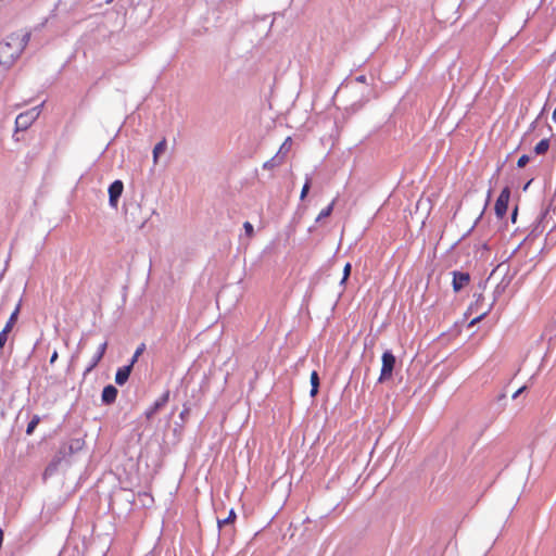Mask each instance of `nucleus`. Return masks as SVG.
Returning <instances> with one entry per match:
<instances>
[{
    "label": "nucleus",
    "instance_id": "39448f33",
    "mask_svg": "<svg viewBox=\"0 0 556 556\" xmlns=\"http://www.w3.org/2000/svg\"><path fill=\"white\" fill-rule=\"evenodd\" d=\"M509 199H510V189H509V187H505L501 191V193L495 202V206H494L495 214L498 218H503L506 215L507 210H508Z\"/></svg>",
    "mask_w": 556,
    "mask_h": 556
},
{
    "label": "nucleus",
    "instance_id": "f3484780",
    "mask_svg": "<svg viewBox=\"0 0 556 556\" xmlns=\"http://www.w3.org/2000/svg\"><path fill=\"white\" fill-rule=\"evenodd\" d=\"M282 163H283V156H281V155H279V153H277L274 157H271L270 160L265 162L263 167L265 169H271L276 166L281 165Z\"/></svg>",
    "mask_w": 556,
    "mask_h": 556
},
{
    "label": "nucleus",
    "instance_id": "dca6fc26",
    "mask_svg": "<svg viewBox=\"0 0 556 556\" xmlns=\"http://www.w3.org/2000/svg\"><path fill=\"white\" fill-rule=\"evenodd\" d=\"M549 139L544 138L534 147V152L539 155L545 154L549 149Z\"/></svg>",
    "mask_w": 556,
    "mask_h": 556
},
{
    "label": "nucleus",
    "instance_id": "f03ea898",
    "mask_svg": "<svg viewBox=\"0 0 556 556\" xmlns=\"http://www.w3.org/2000/svg\"><path fill=\"white\" fill-rule=\"evenodd\" d=\"M85 446V440L83 438H72L60 444L58 451L53 455V458L68 466L71 464L70 458L81 451Z\"/></svg>",
    "mask_w": 556,
    "mask_h": 556
},
{
    "label": "nucleus",
    "instance_id": "1a4fd4ad",
    "mask_svg": "<svg viewBox=\"0 0 556 556\" xmlns=\"http://www.w3.org/2000/svg\"><path fill=\"white\" fill-rule=\"evenodd\" d=\"M106 348H108V341H104L103 343H101L99 345L97 353L93 355L89 365L84 370V377H86L101 362L102 357L105 354Z\"/></svg>",
    "mask_w": 556,
    "mask_h": 556
},
{
    "label": "nucleus",
    "instance_id": "c85d7f7f",
    "mask_svg": "<svg viewBox=\"0 0 556 556\" xmlns=\"http://www.w3.org/2000/svg\"><path fill=\"white\" fill-rule=\"evenodd\" d=\"M58 357H59L58 351H56V350H54V351L52 352L51 356H50L49 363H50L51 365H52V364H54V363L56 362Z\"/></svg>",
    "mask_w": 556,
    "mask_h": 556
},
{
    "label": "nucleus",
    "instance_id": "0eeeda50",
    "mask_svg": "<svg viewBox=\"0 0 556 556\" xmlns=\"http://www.w3.org/2000/svg\"><path fill=\"white\" fill-rule=\"evenodd\" d=\"M452 287L454 292H459L469 281L470 275L467 271L454 270L452 273Z\"/></svg>",
    "mask_w": 556,
    "mask_h": 556
},
{
    "label": "nucleus",
    "instance_id": "4be33fe9",
    "mask_svg": "<svg viewBox=\"0 0 556 556\" xmlns=\"http://www.w3.org/2000/svg\"><path fill=\"white\" fill-rule=\"evenodd\" d=\"M334 203H336V200H332V202L327 207L323 208L320 211V213L318 214L316 220H320L325 217H328L332 213Z\"/></svg>",
    "mask_w": 556,
    "mask_h": 556
},
{
    "label": "nucleus",
    "instance_id": "6e6552de",
    "mask_svg": "<svg viewBox=\"0 0 556 556\" xmlns=\"http://www.w3.org/2000/svg\"><path fill=\"white\" fill-rule=\"evenodd\" d=\"M124 185L121 180L113 181L109 187V202L113 207L117 206L118 198L122 195Z\"/></svg>",
    "mask_w": 556,
    "mask_h": 556
},
{
    "label": "nucleus",
    "instance_id": "ddd939ff",
    "mask_svg": "<svg viewBox=\"0 0 556 556\" xmlns=\"http://www.w3.org/2000/svg\"><path fill=\"white\" fill-rule=\"evenodd\" d=\"M309 382H311L309 395L312 397H315L319 391V386H320L319 375L316 370H313L311 372Z\"/></svg>",
    "mask_w": 556,
    "mask_h": 556
},
{
    "label": "nucleus",
    "instance_id": "2eb2a0df",
    "mask_svg": "<svg viewBox=\"0 0 556 556\" xmlns=\"http://www.w3.org/2000/svg\"><path fill=\"white\" fill-rule=\"evenodd\" d=\"M166 139L163 138L160 142H157L153 149V163L156 164L159 161V156L166 150Z\"/></svg>",
    "mask_w": 556,
    "mask_h": 556
},
{
    "label": "nucleus",
    "instance_id": "aec40b11",
    "mask_svg": "<svg viewBox=\"0 0 556 556\" xmlns=\"http://www.w3.org/2000/svg\"><path fill=\"white\" fill-rule=\"evenodd\" d=\"M236 517H237L236 511H235V509H233V508H231V509L229 510L228 516H227L226 518H224V519H218V520H217V527H218V529H220L222 527H224V526H226V525H229V523L235 522Z\"/></svg>",
    "mask_w": 556,
    "mask_h": 556
},
{
    "label": "nucleus",
    "instance_id": "5701e85b",
    "mask_svg": "<svg viewBox=\"0 0 556 556\" xmlns=\"http://www.w3.org/2000/svg\"><path fill=\"white\" fill-rule=\"evenodd\" d=\"M10 333V330L3 328L1 331H0V350L2 351L5 346V343L8 341V336Z\"/></svg>",
    "mask_w": 556,
    "mask_h": 556
},
{
    "label": "nucleus",
    "instance_id": "20e7f679",
    "mask_svg": "<svg viewBox=\"0 0 556 556\" xmlns=\"http://www.w3.org/2000/svg\"><path fill=\"white\" fill-rule=\"evenodd\" d=\"M40 110L39 108H34L27 112L21 113L17 115L15 119V126L17 130H25L27 129L33 122L39 116Z\"/></svg>",
    "mask_w": 556,
    "mask_h": 556
},
{
    "label": "nucleus",
    "instance_id": "473e14b6",
    "mask_svg": "<svg viewBox=\"0 0 556 556\" xmlns=\"http://www.w3.org/2000/svg\"><path fill=\"white\" fill-rule=\"evenodd\" d=\"M486 313H482L480 316H478L477 318H475L471 324L476 323L477 320H480L481 318H483L485 316Z\"/></svg>",
    "mask_w": 556,
    "mask_h": 556
},
{
    "label": "nucleus",
    "instance_id": "2f4dec72",
    "mask_svg": "<svg viewBox=\"0 0 556 556\" xmlns=\"http://www.w3.org/2000/svg\"><path fill=\"white\" fill-rule=\"evenodd\" d=\"M290 142H291V138H290V137H288V138L286 139V141L282 143V146L280 147V149H279V152H278V153L280 154V153L282 152V150H283V149H287V144H288V143H290Z\"/></svg>",
    "mask_w": 556,
    "mask_h": 556
},
{
    "label": "nucleus",
    "instance_id": "9b49d317",
    "mask_svg": "<svg viewBox=\"0 0 556 556\" xmlns=\"http://www.w3.org/2000/svg\"><path fill=\"white\" fill-rule=\"evenodd\" d=\"M131 371V365L126 364L122 367H118L115 372V383L117 386H124L128 381Z\"/></svg>",
    "mask_w": 556,
    "mask_h": 556
},
{
    "label": "nucleus",
    "instance_id": "9d476101",
    "mask_svg": "<svg viewBox=\"0 0 556 556\" xmlns=\"http://www.w3.org/2000/svg\"><path fill=\"white\" fill-rule=\"evenodd\" d=\"M118 390L113 384H108L103 388L101 393V402L103 405H112L115 403Z\"/></svg>",
    "mask_w": 556,
    "mask_h": 556
},
{
    "label": "nucleus",
    "instance_id": "cd10ccee",
    "mask_svg": "<svg viewBox=\"0 0 556 556\" xmlns=\"http://www.w3.org/2000/svg\"><path fill=\"white\" fill-rule=\"evenodd\" d=\"M188 415H189V408L185 406L184 409L179 414V418L182 421H185Z\"/></svg>",
    "mask_w": 556,
    "mask_h": 556
},
{
    "label": "nucleus",
    "instance_id": "7c9ffc66",
    "mask_svg": "<svg viewBox=\"0 0 556 556\" xmlns=\"http://www.w3.org/2000/svg\"><path fill=\"white\" fill-rule=\"evenodd\" d=\"M526 390V386L520 387L514 394L513 399H517L523 391Z\"/></svg>",
    "mask_w": 556,
    "mask_h": 556
},
{
    "label": "nucleus",
    "instance_id": "a211bd4d",
    "mask_svg": "<svg viewBox=\"0 0 556 556\" xmlns=\"http://www.w3.org/2000/svg\"><path fill=\"white\" fill-rule=\"evenodd\" d=\"M40 421H41V417L39 415H33L31 419L27 424L26 431H25L26 434L31 435Z\"/></svg>",
    "mask_w": 556,
    "mask_h": 556
},
{
    "label": "nucleus",
    "instance_id": "c756f323",
    "mask_svg": "<svg viewBox=\"0 0 556 556\" xmlns=\"http://www.w3.org/2000/svg\"><path fill=\"white\" fill-rule=\"evenodd\" d=\"M523 247H525V245H521V244L516 245V248L510 252V254H509V256H508L507 258H509V257H511V256L516 255L518 252H520V251H521V249H522Z\"/></svg>",
    "mask_w": 556,
    "mask_h": 556
},
{
    "label": "nucleus",
    "instance_id": "f257e3e1",
    "mask_svg": "<svg viewBox=\"0 0 556 556\" xmlns=\"http://www.w3.org/2000/svg\"><path fill=\"white\" fill-rule=\"evenodd\" d=\"M30 40V31L21 29L0 42V64L11 67L21 56Z\"/></svg>",
    "mask_w": 556,
    "mask_h": 556
},
{
    "label": "nucleus",
    "instance_id": "393cba45",
    "mask_svg": "<svg viewBox=\"0 0 556 556\" xmlns=\"http://www.w3.org/2000/svg\"><path fill=\"white\" fill-rule=\"evenodd\" d=\"M309 188H311V178L307 177L305 180V184L302 188V191H301V195H300L301 200H303L307 195Z\"/></svg>",
    "mask_w": 556,
    "mask_h": 556
},
{
    "label": "nucleus",
    "instance_id": "a878e982",
    "mask_svg": "<svg viewBox=\"0 0 556 556\" xmlns=\"http://www.w3.org/2000/svg\"><path fill=\"white\" fill-rule=\"evenodd\" d=\"M529 160L530 157L527 154L521 155L517 161V166L520 168L525 167L528 164Z\"/></svg>",
    "mask_w": 556,
    "mask_h": 556
},
{
    "label": "nucleus",
    "instance_id": "423d86ee",
    "mask_svg": "<svg viewBox=\"0 0 556 556\" xmlns=\"http://www.w3.org/2000/svg\"><path fill=\"white\" fill-rule=\"evenodd\" d=\"M170 391L165 390L160 397H157L146 410L144 416L151 419L161 408H163L169 401Z\"/></svg>",
    "mask_w": 556,
    "mask_h": 556
},
{
    "label": "nucleus",
    "instance_id": "f704fd0d",
    "mask_svg": "<svg viewBox=\"0 0 556 556\" xmlns=\"http://www.w3.org/2000/svg\"><path fill=\"white\" fill-rule=\"evenodd\" d=\"M545 247H546V245H543V247L541 248V250L539 251V253H542V252L545 250Z\"/></svg>",
    "mask_w": 556,
    "mask_h": 556
},
{
    "label": "nucleus",
    "instance_id": "4468645a",
    "mask_svg": "<svg viewBox=\"0 0 556 556\" xmlns=\"http://www.w3.org/2000/svg\"><path fill=\"white\" fill-rule=\"evenodd\" d=\"M510 283V278L504 277L495 287L493 291L494 301H496L507 289Z\"/></svg>",
    "mask_w": 556,
    "mask_h": 556
},
{
    "label": "nucleus",
    "instance_id": "b1692460",
    "mask_svg": "<svg viewBox=\"0 0 556 556\" xmlns=\"http://www.w3.org/2000/svg\"><path fill=\"white\" fill-rule=\"evenodd\" d=\"M351 264L350 263H346L344 268H343V276H342V279L340 281V285H344L346 282V280L349 279L350 277V274H351Z\"/></svg>",
    "mask_w": 556,
    "mask_h": 556
},
{
    "label": "nucleus",
    "instance_id": "72a5a7b5",
    "mask_svg": "<svg viewBox=\"0 0 556 556\" xmlns=\"http://www.w3.org/2000/svg\"><path fill=\"white\" fill-rule=\"evenodd\" d=\"M552 117H553V121L556 123V106H555V110L553 112V116Z\"/></svg>",
    "mask_w": 556,
    "mask_h": 556
},
{
    "label": "nucleus",
    "instance_id": "bb28decb",
    "mask_svg": "<svg viewBox=\"0 0 556 556\" xmlns=\"http://www.w3.org/2000/svg\"><path fill=\"white\" fill-rule=\"evenodd\" d=\"M243 227H244V231H245L248 238H251L253 235V231H254L253 225L249 222H245Z\"/></svg>",
    "mask_w": 556,
    "mask_h": 556
},
{
    "label": "nucleus",
    "instance_id": "c9c22d12",
    "mask_svg": "<svg viewBox=\"0 0 556 556\" xmlns=\"http://www.w3.org/2000/svg\"><path fill=\"white\" fill-rule=\"evenodd\" d=\"M482 247H483L485 250H489V248H490V245H488V244H484V245H482Z\"/></svg>",
    "mask_w": 556,
    "mask_h": 556
},
{
    "label": "nucleus",
    "instance_id": "6ab92c4d",
    "mask_svg": "<svg viewBox=\"0 0 556 556\" xmlns=\"http://www.w3.org/2000/svg\"><path fill=\"white\" fill-rule=\"evenodd\" d=\"M18 313H20V304H17V306L11 313L9 319L7 320L5 326H4L5 329H8L10 331L12 330V328L14 327V325H15V323L17 320Z\"/></svg>",
    "mask_w": 556,
    "mask_h": 556
},
{
    "label": "nucleus",
    "instance_id": "7ed1b4c3",
    "mask_svg": "<svg viewBox=\"0 0 556 556\" xmlns=\"http://www.w3.org/2000/svg\"><path fill=\"white\" fill-rule=\"evenodd\" d=\"M381 370L378 378L379 383H383L392 378L396 364V358L391 350H386L381 356Z\"/></svg>",
    "mask_w": 556,
    "mask_h": 556
},
{
    "label": "nucleus",
    "instance_id": "412c9836",
    "mask_svg": "<svg viewBox=\"0 0 556 556\" xmlns=\"http://www.w3.org/2000/svg\"><path fill=\"white\" fill-rule=\"evenodd\" d=\"M146 351V344L144 343H140L135 353L132 354L131 358L129 359L128 362V365H131V367L134 368L135 364L138 362L139 357L142 355V353Z\"/></svg>",
    "mask_w": 556,
    "mask_h": 556
},
{
    "label": "nucleus",
    "instance_id": "f8f14e48",
    "mask_svg": "<svg viewBox=\"0 0 556 556\" xmlns=\"http://www.w3.org/2000/svg\"><path fill=\"white\" fill-rule=\"evenodd\" d=\"M61 466L62 464L52 457V459L49 462V464L43 470L42 480L46 482L49 478L53 477Z\"/></svg>",
    "mask_w": 556,
    "mask_h": 556
}]
</instances>
